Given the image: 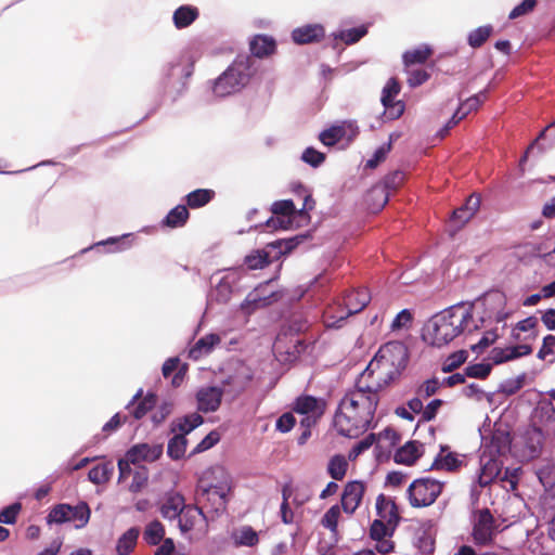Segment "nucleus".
<instances>
[{
  "mask_svg": "<svg viewBox=\"0 0 555 555\" xmlns=\"http://www.w3.org/2000/svg\"><path fill=\"white\" fill-rule=\"evenodd\" d=\"M222 390L218 387L201 389L197 393L198 410L202 412H215L221 404Z\"/></svg>",
  "mask_w": 555,
  "mask_h": 555,
  "instance_id": "4be33fe9",
  "label": "nucleus"
},
{
  "mask_svg": "<svg viewBox=\"0 0 555 555\" xmlns=\"http://www.w3.org/2000/svg\"><path fill=\"white\" fill-rule=\"evenodd\" d=\"M340 517V507L338 505L331 506L321 519V525L328 529L333 535L338 533V520Z\"/></svg>",
  "mask_w": 555,
  "mask_h": 555,
  "instance_id": "c03bdc74",
  "label": "nucleus"
},
{
  "mask_svg": "<svg viewBox=\"0 0 555 555\" xmlns=\"http://www.w3.org/2000/svg\"><path fill=\"white\" fill-rule=\"evenodd\" d=\"M441 385L442 384H440L438 378H429L417 387L416 395L424 399H427L434 396L439 390Z\"/></svg>",
  "mask_w": 555,
  "mask_h": 555,
  "instance_id": "13d9d810",
  "label": "nucleus"
},
{
  "mask_svg": "<svg viewBox=\"0 0 555 555\" xmlns=\"http://www.w3.org/2000/svg\"><path fill=\"white\" fill-rule=\"evenodd\" d=\"M531 425L548 436H555V408L551 402L542 403L534 410Z\"/></svg>",
  "mask_w": 555,
  "mask_h": 555,
  "instance_id": "9b49d317",
  "label": "nucleus"
},
{
  "mask_svg": "<svg viewBox=\"0 0 555 555\" xmlns=\"http://www.w3.org/2000/svg\"><path fill=\"white\" fill-rule=\"evenodd\" d=\"M376 511L379 519L387 521L389 525H399L401 517L393 499L379 494L376 499Z\"/></svg>",
  "mask_w": 555,
  "mask_h": 555,
  "instance_id": "aec40b11",
  "label": "nucleus"
},
{
  "mask_svg": "<svg viewBox=\"0 0 555 555\" xmlns=\"http://www.w3.org/2000/svg\"><path fill=\"white\" fill-rule=\"evenodd\" d=\"M512 439L508 433L495 431L492 436L491 444L499 454H505L511 449Z\"/></svg>",
  "mask_w": 555,
  "mask_h": 555,
  "instance_id": "603ef678",
  "label": "nucleus"
},
{
  "mask_svg": "<svg viewBox=\"0 0 555 555\" xmlns=\"http://www.w3.org/2000/svg\"><path fill=\"white\" fill-rule=\"evenodd\" d=\"M220 343V337L217 334H208L199 338L196 344L190 350V357L198 359L205 353L211 351V349Z\"/></svg>",
  "mask_w": 555,
  "mask_h": 555,
  "instance_id": "f704fd0d",
  "label": "nucleus"
},
{
  "mask_svg": "<svg viewBox=\"0 0 555 555\" xmlns=\"http://www.w3.org/2000/svg\"><path fill=\"white\" fill-rule=\"evenodd\" d=\"M487 100V91H480L479 93L466 99L459 106L467 116L470 112L477 111L479 106Z\"/></svg>",
  "mask_w": 555,
  "mask_h": 555,
  "instance_id": "6e6d98bb",
  "label": "nucleus"
},
{
  "mask_svg": "<svg viewBox=\"0 0 555 555\" xmlns=\"http://www.w3.org/2000/svg\"><path fill=\"white\" fill-rule=\"evenodd\" d=\"M149 480V470L145 467H140L133 472L132 481L129 485V491L132 493L140 492L146 487Z\"/></svg>",
  "mask_w": 555,
  "mask_h": 555,
  "instance_id": "864d4df0",
  "label": "nucleus"
},
{
  "mask_svg": "<svg viewBox=\"0 0 555 555\" xmlns=\"http://www.w3.org/2000/svg\"><path fill=\"white\" fill-rule=\"evenodd\" d=\"M498 338L496 330L487 331L478 343L470 346V349L476 353H481L485 349L494 344Z\"/></svg>",
  "mask_w": 555,
  "mask_h": 555,
  "instance_id": "bf43d9fd",
  "label": "nucleus"
},
{
  "mask_svg": "<svg viewBox=\"0 0 555 555\" xmlns=\"http://www.w3.org/2000/svg\"><path fill=\"white\" fill-rule=\"evenodd\" d=\"M482 319H474L473 305L459 304L433 315L424 326L423 338L434 347H444L462 334L480 330Z\"/></svg>",
  "mask_w": 555,
  "mask_h": 555,
  "instance_id": "f03ea898",
  "label": "nucleus"
},
{
  "mask_svg": "<svg viewBox=\"0 0 555 555\" xmlns=\"http://www.w3.org/2000/svg\"><path fill=\"white\" fill-rule=\"evenodd\" d=\"M235 546L254 547L259 543V534L251 526H242L231 534Z\"/></svg>",
  "mask_w": 555,
  "mask_h": 555,
  "instance_id": "393cba45",
  "label": "nucleus"
},
{
  "mask_svg": "<svg viewBox=\"0 0 555 555\" xmlns=\"http://www.w3.org/2000/svg\"><path fill=\"white\" fill-rule=\"evenodd\" d=\"M366 34L367 28L365 26H360L347 30H341L338 35L335 36V38L340 39L346 44H353L363 38Z\"/></svg>",
  "mask_w": 555,
  "mask_h": 555,
  "instance_id": "8fccbe9b",
  "label": "nucleus"
},
{
  "mask_svg": "<svg viewBox=\"0 0 555 555\" xmlns=\"http://www.w3.org/2000/svg\"><path fill=\"white\" fill-rule=\"evenodd\" d=\"M480 196L477 194H472L466 198V202L452 212V222L456 224L457 228H462L465 223H467L478 211L480 207Z\"/></svg>",
  "mask_w": 555,
  "mask_h": 555,
  "instance_id": "a211bd4d",
  "label": "nucleus"
},
{
  "mask_svg": "<svg viewBox=\"0 0 555 555\" xmlns=\"http://www.w3.org/2000/svg\"><path fill=\"white\" fill-rule=\"evenodd\" d=\"M221 482L225 483L229 488V492L232 490V478L231 475L228 473V470L220 465H216L212 467H209L205 472H203L202 476L199 477L197 481V486H201L202 488H211L216 489L217 487H221Z\"/></svg>",
  "mask_w": 555,
  "mask_h": 555,
  "instance_id": "ddd939ff",
  "label": "nucleus"
},
{
  "mask_svg": "<svg viewBox=\"0 0 555 555\" xmlns=\"http://www.w3.org/2000/svg\"><path fill=\"white\" fill-rule=\"evenodd\" d=\"M408 362L406 346L401 341H388L379 347L361 375L374 386L385 390L400 378Z\"/></svg>",
  "mask_w": 555,
  "mask_h": 555,
  "instance_id": "7ed1b4c3",
  "label": "nucleus"
},
{
  "mask_svg": "<svg viewBox=\"0 0 555 555\" xmlns=\"http://www.w3.org/2000/svg\"><path fill=\"white\" fill-rule=\"evenodd\" d=\"M538 3V0H522L521 3H519L518 5H516L509 13L508 17L511 20H515V18H518L522 15H526L528 13H530L531 11H533V9L535 8Z\"/></svg>",
  "mask_w": 555,
  "mask_h": 555,
  "instance_id": "0e129e2a",
  "label": "nucleus"
},
{
  "mask_svg": "<svg viewBox=\"0 0 555 555\" xmlns=\"http://www.w3.org/2000/svg\"><path fill=\"white\" fill-rule=\"evenodd\" d=\"M301 159L312 167H318L325 160V154L313 147H307L302 153Z\"/></svg>",
  "mask_w": 555,
  "mask_h": 555,
  "instance_id": "e2e57ef3",
  "label": "nucleus"
},
{
  "mask_svg": "<svg viewBox=\"0 0 555 555\" xmlns=\"http://www.w3.org/2000/svg\"><path fill=\"white\" fill-rule=\"evenodd\" d=\"M199 16V11L193 5H181L172 15L173 25L178 29L189 27Z\"/></svg>",
  "mask_w": 555,
  "mask_h": 555,
  "instance_id": "a878e982",
  "label": "nucleus"
},
{
  "mask_svg": "<svg viewBox=\"0 0 555 555\" xmlns=\"http://www.w3.org/2000/svg\"><path fill=\"white\" fill-rule=\"evenodd\" d=\"M424 454V444L417 440H411L400 447L395 455L393 461L397 464L412 466Z\"/></svg>",
  "mask_w": 555,
  "mask_h": 555,
  "instance_id": "dca6fc26",
  "label": "nucleus"
},
{
  "mask_svg": "<svg viewBox=\"0 0 555 555\" xmlns=\"http://www.w3.org/2000/svg\"><path fill=\"white\" fill-rule=\"evenodd\" d=\"M184 507V496L178 492H171L165 496L159 511L164 518L171 520L179 517Z\"/></svg>",
  "mask_w": 555,
  "mask_h": 555,
  "instance_id": "5701e85b",
  "label": "nucleus"
},
{
  "mask_svg": "<svg viewBox=\"0 0 555 555\" xmlns=\"http://www.w3.org/2000/svg\"><path fill=\"white\" fill-rule=\"evenodd\" d=\"M249 76L247 64L236 62L215 81L214 93L221 98L235 93L247 85Z\"/></svg>",
  "mask_w": 555,
  "mask_h": 555,
  "instance_id": "39448f33",
  "label": "nucleus"
},
{
  "mask_svg": "<svg viewBox=\"0 0 555 555\" xmlns=\"http://www.w3.org/2000/svg\"><path fill=\"white\" fill-rule=\"evenodd\" d=\"M203 423V417L197 414L193 413L191 415H186L184 417L178 418L171 423V431L177 434H183L188 435L191 433L194 428L199 426Z\"/></svg>",
  "mask_w": 555,
  "mask_h": 555,
  "instance_id": "473e14b6",
  "label": "nucleus"
},
{
  "mask_svg": "<svg viewBox=\"0 0 555 555\" xmlns=\"http://www.w3.org/2000/svg\"><path fill=\"white\" fill-rule=\"evenodd\" d=\"M165 538V527L159 520H153L146 525L143 531V540L149 545H157Z\"/></svg>",
  "mask_w": 555,
  "mask_h": 555,
  "instance_id": "e433bc0d",
  "label": "nucleus"
},
{
  "mask_svg": "<svg viewBox=\"0 0 555 555\" xmlns=\"http://www.w3.org/2000/svg\"><path fill=\"white\" fill-rule=\"evenodd\" d=\"M498 533L496 521L489 508H481L474 513L472 537L476 545L489 546Z\"/></svg>",
  "mask_w": 555,
  "mask_h": 555,
  "instance_id": "423d86ee",
  "label": "nucleus"
},
{
  "mask_svg": "<svg viewBox=\"0 0 555 555\" xmlns=\"http://www.w3.org/2000/svg\"><path fill=\"white\" fill-rule=\"evenodd\" d=\"M271 210L276 217L268 219L266 225L271 229H286L284 218H288L287 223H291L289 217L295 214L296 208L293 201L284 199L274 202Z\"/></svg>",
  "mask_w": 555,
  "mask_h": 555,
  "instance_id": "2eb2a0df",
  "label": "nucleus"
},
{
  "mask_svg": "<svg viewBox=\"0 0 555 555\" xmlns=\"http://www.w3.org/2000/svg\"><path fill=\"white\" fill-rule=\"evenodd\" d=\"M68 512H70V504L60 503L54 505L46 517L47 524L62 525L68 522Z\"/></svg>",
  "mask_w": 555,
  "mask_h": 555,
  "instance_id": "37998d69",
  "label": "nucleus"
},
{
  "mask_svg": "<svg viewBox=\"0 0 555 555\" xmlns=\"http://www.w3.org/2000/svg\"><path fill=\"white\" fill-rule=\"evenodd\" d=\"M229 493L224 482H221V487H217V490L196 486L195 501L203 512L219 514L227 509Z\"/></svg>",
  "mask_w": 555,
  "mask_h": 555,
  "instance_id": "0eeeda50",
  "label": "nucleus"
},
{
  "mask_svg": "<svg viewBox=\"0 0 555 555\" xmlns=\"http://www.w3.org/2000/svg\"><path fill=\"white\" fill-rule=\"evenodd\" d=\"M114 473V466L112 463H101L90 469L88 478L94 485L106 483Z\"/></svg>",
  "mask_w": 555,
  "mask_h": 555,
  "instance_id": "58836bf2",
  "label": "nucleus"
},
{
  "mask_svg": "<svg viewBox=\"0 0 555 555\" xmlns=\"http://www.w3.org/2000/svg\"><path fill=\"white\" fill-rule=\"evenodd\" d=\"M348 469V462L341 454L331 457L327 465L328 475L335 480H343Z\"/></svg>",
  "mask_w": 555,
  "mask_h": 555,
  "instance_id": "ea45409f",
  "label": "nucleus"
},
{
  "mask_svg": "<svg viewBox=\"0 0 555 555\" xmlns=\"http://www.w3.org/2000/svg\"><path fill=\"white\" fill-rule=\"evenodd\" d=\"M546 437L550 436L533 425L526 430L524 435L525 444L531 456H535L541 451Z\"/></svg>",
  "mask_w": 555,
  "mask_h": 555,
  "instance_id": "c756f323",
  "label": "nucleus"
},
{
  "mask_svg": "<svg viewBox=\"0 0 555 555\" xmlns=\"http://www.w3.org/2000/svg\"><path fill=\"white\" fill-rule=\"evenodd\" d=\"M412 313L408 309H403L396 315L390 327L392 331L408 327L412 323Z\"/></svg>",
  "mask_w": 555,
  "mask_h": 555,
  "instance_id": "69168bd1",
  "label": "nucleus"
},
{
  "mask_svg": "<svg viewBox=\"0 0 555 555\" xmlns=\"http://www.w3.org/2000/svg\"><path fill=\"white\" fill-rule=\"evenodd\" d=\"M390 150H391V140L388 143L383 144L375 151L373 157L366 162L365 167L370 168V169L376 168L383 160H385V158H386L387 154L390 152Z\"/></svg>",
  "mask_w": 555,
  "mask_h": 555,
  "instance_id": "680f3d73",
  "label": "nucleus"
},
{
  "mask_svg": "<svg viewBox=\"0 0 555 555\" xmlns=\"http://www.w3.org/2000/svg\"><path fill=\"white\" fill-rule=\"evenodd\" d=\"M245 264L250 270L263 269L271 263L268 253L263 250H256L247 255L244 260Z\"/></svg>",
  "mask_w": 555,
  "mask_h": 555,
  "instance_id": "de8ad7c7",
  "label": "nucleus"
},
{
  "mask_svg": "<svg viewBox=\"0 0 555 555\" xmlns=\"http://www.w3.org/2000/svg\"><path fill=\"white\" fill-rule=\"evenodd\" d=\"M468 353L466 350H457L448 356L442 364V372L451 373L466 362Z\"/></svg>",
  "mask_w": 555,
  "mask_h": 555,
  "instance_id": "09e8293b",
  "label": "nucleus"
},
{
  "mask_svg": "<svg viewBox=\"0 0 555 555\" xmlns=\"http://www.w3.org/2000/svg\"><path fill=\"white\" fill-rule=\"evenodd\" d=\"M205 517V512H203L197 504L185 505L183 512L179 516V529L182 532H189L194 529L195 525L201 519H204Z\"/></svg>",
  "mask_w": 555,
  "mask_h": 555,
  "instance_id": "b1692460",
  "label": "nucleus"
},
{
  "mask_svg": "<svg viewBox=\"0 0 555 555\" xmlns=\"http://www.w3.org/2000/svg\"><path fill=\"white\" fill-rule=\"evenodd\" d=\"M325 409L326 402L324 399L310 395L299 396L293 405V410L302 415L323 416Z\"/></svg>",
  "mask_w": 555,
  "mask_h": 555,
  "instance_id": "4468645a",
  "label": "nucleus"
},
{
  "mask_svg": "<svg viewBox=\"0 0 555 555\" xmlns=\"http://www.w3.org/2000/svg\"><path fill=\"white\" fill-rule=\"evenodd\" d=\"M190 218L186 205H177L173 207L163 220L165 227L175 229L183 227Z\"/></svg>",
  "mask_w": 555,
  "mask_h": 555,
  "instance_id": "2f4dec72",
  "label": "nucleus"
},
{
  "mask_svg": "<svg viewBox=\"0 0 555 555\" xmlns=\"http://www.w3.org/2000/svg\"><path fill=\"white\" fill-rule=\"evenodd\" d=\"M493 27L491 25L480 26L468 35V44L472 48H480L492 35Z\"/></svg>",
  "mask_w": 555,
  "mask_h": 555,
  "instance_id": "a18cd8bd",
  "label": "nucleus"
},
{
  "mask_svg": "<svg viewBox=\"0 0 555 555\" xmlns=\"http://www.w3.org/2000/svg\"><path fill=\"white\" fill-rule=\"evenodd\" d=\"M446 451L447 448L441 447L440 453L435 457L430 466L431 470L454 472L462 465V461L454 453L448 452L444 454Z\"/></svg>",
  "mask_w": 555,
  "mask_h": 555,
  "instance_id": "cd10ccee",
  "label": "nucleus"
},
{
  "mask_svg": "<svg viewBox=\"0 0 555 555\" xmlns=\"http://www.w3.org/2000/svg\"><path fill=\"white\" fill-rule=\"evenodd\" d=\"M371 301V294L367 288L361 287L348 292L344 298L347 315L361 312Z\"/></svg>",
  "mask_w": 555,
  "mask_h": 555,
  "instance_id": "6ab92c4d",
  "label": "nucleus"
},
{
  "mask_svg": "<svg viewBox=\"0 0 555 555\" xmlns=\"http://www.w3.org/2000/svg\"><path fill=\"white\" fill-rule=\"evenodd\" d=\"M538 326V319L535 317H528L521 321H519L512 331V336L515 340H521L520 332H530V334L524 339H535L538 337V332L535 331Z\"/></svg>",
  "mask_w": 555,
  "mask_h": 555,
  "instance_id": "c9c22d12",
  "label": "nucleus"
},
{
  "mask_svg": "<svg viewBox=\"0 0 555 555\" xmlns=\"http://www.w3.org/2000/svg\"><path fill=\"white\" fill-rule=\"evenodd\" d=\"M443 487L444 482L429 477L415 479L406 490L410 505L414 508L433 505L441 494Z\"/></svg>",
  "mask_w": 555,
  "mask_h": 555,
  "instance_id": "20e7f679",
  "label": "nucleus"
},
{
  "mask_svg": "<svg viewBox=\"0 0 555 555\" xmlns=\"http://www.w3.org/2000/svg\"><path fill=\"white\" fill-rule=\"evenodd\" d=\"M408 74L406 82L411 88H416L425 83L429 78L430 74L424 68H405Z\"/></svg>",
  "mask_w": 555,
  "mask_h": 555,
  "instance_id": "3c124183",
  "label": "nucleus"
},
{
  "mask_svg": "<svg viewBox=\"0 0 555 555\" xmlns=\"http://www.w3.org/2000/svg\"><path fill=\"white\" fill-rule=\"evenodd\" d=\"M376 437L374 434L367 435L364 439L359 441L357 444L352 447L349 451L348 457L350 461L356 460L361 453L369 450L373 443L375 442Z\"/></svg>",
  "mask_w": 555,
  "mask_h": 555,
  "instance_id": "052dcab7",
  "label": "nucleus"
},
{
  "mask_svg": "<svg viewBox=\"0 0 555 555\" xmlns=\"http://www.w3.org/2000/svg\"><path fill=\"white\" fill-rule=\"evenodd\" d=\"M91 509L87 502L80 501L76 505H70L68 512V522H73L76 529H81L87 526L90 520Z\"/></svg>",
  "mask_w": 555,
  "mask_h": 555,
  "instance_id": "7c9ffc66",
  "label": "nucleus"
},
{
  "mask_svg": "<svg viewBox=\"0 0 555 555\" xmlns=\"http://www.w3.org/2000/svg\"><path fill=\"white\" fill-rule=\"evenodd\" d=\"M382 391L360 374L353 387L339 401L334 416V426L338 434L357 438L367 430L374 420Z\"/></svg>",
  "mask_w": 555,
  "mask_h": 555,
  "instance_id": "f257e3e1",
  "label": "nucleus"
},
{
  "mask_svg": "<svg viewBox=\"0 0 555 555\" xmlns=\"http://www.w3.org/2000/svg\"><path fill=\"white\" fill-rule=\"evenodd\" d=\"M275 48L276 44L274 39L264 35H257L250 41V51L253 55L257 57H266L271 55L274 53Z\"/></svg>",
  "mask_w": 555,
  "mask_h": 555,
  "instance_id": "c85d7f7f",
  "label": "nucleus"
},
{
  "mask_svg": "<svg viewBox=\"0 0 555 555\" xmlns=\"http://www.w3.org/2000/svg\"><path fill=\"white\" fill-rule=\"evenodd\" d=\"M215 196L210 189H197L185 196L186 206L196 209L207 205Z\"/></svg>",
  "mask_w": 555,
  "mask_h": 555,
  "instance_id": "72a5a7b5",
  "label": "nucleus"
},
{
  "mask_svg": "<svg viewBox=\"0 0 555 555\" xmlns=\"http://www.w3.org/2000/svg\"><path fill=\"white\" fill-rule=\"evenodd\" d=\"M346 134L344 126H333L322 131L319 135L320 141L326 146H333L339 142Z\"/></svg>",
  "mask_w": 555,
  "mask_h": 555,
  "instance_id": "49530a36",
  "label": "nucleus"
},
{
  "mask_svg": "<svg viewBox=\"0 0 555 555\" xmlns=\"http://www.w3.org/2000/svg\"><path fill=\"white\" fill-rule=\"evenodd\" d=\"M396 528V525H389L382 519H375L370 527V538L374 541L391 538Z\"/></svg>",
  "mask_w": 555,
  "mask_h": 555,
  "instance_id": "a19ab883",
  "label": "nucleus"
},
{
  "mask_svg": "<svg viewBox=\"0 0 555 555\" xmlns=\"http://www.w3.org/2000/svg\"><path fill=\"white\" fill-rule=\"evenodd\" d=\"M431 55L433 50L426 44L408 50L402 55L404 68H410L417 64H425Z\"/></svg>",
  "mask_w": 555,
  "mask_h": 555,
  "instance_id": "bb28decb",
  "label": "nucleus"
},
{
  "mask_svg": "<svg viewBox=\"0 0 555 555\" xmlns=\"http://www.w3.org/2000/svg\"><path fill=\"white\" fill-rule=\"evenodd\" d=\"M401 90L400 82L397 78H390L382 92V103L392 119L401 117L404 112V103L402 101H395V98Z\"/></svg>",
  "mask_w": 555,
  "mask_h": 555,
  "instance_id": "1a4fd4ad",
  "label": "nucleus"
},
{
  "mask_svg": "<svg viewBox=\"0 0 555 555\" xmlns=\"http://www.w3.org/2000/svg\"><path fill=\"white\" fill-rule=\"evenodd\" d=\"M325 36L324 27L320 24H308L292 31V39L297 44L320 42Z\"/></svg>",
  "mask_w": 555,
  "mask_h": 555,
  "instance_id": "f3484780",
  "label": "nucleus"
},
{
  "mask_svg": "<svg viewBox=\"0 0 555 555\" xmlns=\"http://www.w3.org/2000/svg\"><path fill=\"white\" fill-rule=\"evenodd\" d=\"M142 389H140L132 398L127 409H131L130 413L135 420H141L150 412L156 404L157 397L154 393H147L142 398Z\"/></svg>",
  "mask_w": 555,
  "mask_h": 555,
  "instance_id": "412c9836",
  "label": "nucleus"
},
{
  "mask_svg": "<svg viewBox=\"0 0 555 555\" xmlns=\"http://www.w3.org/2000/svg\"><path fill=\"white\" fill-rule=\"evenodd\" d=\"M404 181V172L396 170L384 178V185L387 190L396 191Z\"/></svg>",
  "mask_w": 555,
  "mask_h": 555,
  "instance_id": "338daca9",
  "label": "nucleus"
},
{
  "mask_svg": "<svg viewBox=\"0 0 555 555\" xmlns=\"http://www.w3.org/2000/svg\"><path fill=\"white\" fill-rule=\"evenodd\" d=\"M307 347L302 338L287 333L279 334L273 346L279 360L288 363L295 362Z\"/></svg>",
  "mask_w": 555,
  "mask_h": 555,
  "instance_id": "6e6552de",
  "label": "nucleus"
},
{
  "mask_svg": "<svg viewBox=\"0 0 555 555\" xmlns=\"http://www.w3.org/2000/svg\"><path fill=\"white\" fill-rule=\"evenodd\" d=\"M295 424H296L295 416L291 412H286L278 418L275 428H276V430H279L281 433H288L289 430L293 429Z\"/></svg>",
  "mask_w": 555,
  "mask_h": 555,
  "instance_id": "774afa93",
  "label": "nucleus"
},
{
  "mask_svg": "<svg viewBox=\"0 0 555 555\" xmlns=\"http://www.w3.org/2000/svg\"><path fill=\"white\" fill-rule=\"evenodd\" d=\"M139 533L140 531L138 528H130L119 538L116 546L119 555H128L133 551Z\"/></svg>",
  "mask_w": 555,
  "mask_h": 555,
  "instance_id": "4c0bfd02",
  "label": "nucleus"
},
{
  "mask_svg": "<svg viewBox=\"0 0 555 555\" xmlns=\"http://www.w3.org/2000/svg\"><path fill=\"white\" fill-rule=\"evenodd\" d=\"M22 511V504L16 502L0 512V524L13 525L17 520V516Z\"/></svg>",
  "mask_w": 555,
  "mask_h": 555,
  "instance_id": "4d7b16f0",
  "label": "nucleus"
},
{
  "mask_svg": "<svg viewBox=\"0 0 555 555\" xmlns=\"http://www.w3.org/2000/svg\"><path fill=\"white\" fill-rule=\"evenodd\" d=\"M163 454V444L138 443L132 446L126 455L133 465L141 462H155Z\"/></svg>",
  "mask_w": 555,
  "mask_h": 555,
  "instance_id": "f8f14e48",
  "label": "nucleus"
},
{
  "mask_svg": "<svg viewBox=\"0 0 555 555\" xmlns=\"http://www.w3.org/2000/svg\"><path fill=\"white\" fill-rule=\"evenodd\" d=\"M492 370V365L489 363H475L469 364L465 367V375L470 378H487Z\"/></svg>",
  "mask_w": 555,
  "mask_h": 555,
  "instance_id": "5fc2aeb1",
  "label": "nucleus"
},
{
  "mask_svg": "<svg viewBox=\"0 0 555 555\" xmlns=\"http://www.w3.org/2000/svg\"><path fill=\"white\" fill-rule=\"evenodd\" d=\"M365 492V486L362 481H349L346 483L341 494V508L347 514H353L360 506Z\"/></svg>",
  "mask_w": 555,
  "mask_h": 555,
  "instance_id": "9d476101",
  "label": "nucleus"
},
{
  "mask_svg": "<svg viewBox=\"0 0 555 555\" xmlns=\"http://www.w3.org/2000/svg\"><path fill=\"white\" fill-rule=\"evenodd\" d=\"M186 444L188 440L183 434H176L168 442V456L172 460H180L185 453Z\"/></svg>",
  "mask_w": 555,
  "mask_h": 555,
  "instance_id": "79ce46f5",
  "label": "nucleus"
}]
</instances>
